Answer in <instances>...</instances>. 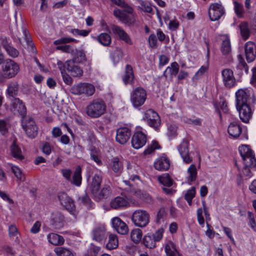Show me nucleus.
<instances>
[{
    "label": "nucleus",
    "instance_id": "72a5a7b5",
    "mask_svg": "<svg viewBox=\"0 0 256 256\" xmlns=\"http://www.w3.org/2000/svg\"><path fill=\"white\" fill-rule=\"evenodd\" d=\"M96 40L101 44L105 46H110L112 42L110 36L106 32L100 34L96 38Z\"/></svg>",
    "mask_w": 256,
    "mask_h": 256
},
{
    "label": "nucleus",
    "instance_id": "bf43d9fd",
    "mask_svg": "<svg viewBox=\"0 0 256 256\" xmlns=\"http://www.w3.org/2000/svg\"><path fill=\"white\" fill-rule=\"evenodd\" d=\"M208 66H202L200 67L199 70L195 74L192 80H197L207 70Z\"/></svg>",
    "mask_w": 256,
    "mask_h": 256
},
{
    "label": "nucleus",
    "instance_id": "338daca9",
    "mask_svg": "<svg viewBox=\"0 0 256 256\" xmlns=\"http://www.w3.org/2000/svg\"><path fill=\"white\" fill-rule=\"evenodd\" d=\"M61 172L62 174V176L68 180H71V174L72 171L70 169H62L61 170Z\"/></svg>",
    "mask_w": 256,
    "mask_h": 256
},
{
    "label": "nucleus",
    "instance_id": "680f3d73",
    "mask_svg": "<svg viewBox=\"0 0 256 256\" xmlns=\"http://www.w3.org/2000/svg\"><path fill=\"white\" fill-rule=\"evenodd\" d=\"M56 48L67 53H72L74 52L72 47L70 45L59 46Z\"/></svg>",
    "mask_w": 256,
    "mask_h": 256
},
{
    "label": "nucleus",
    "instance_id": "4d7b16f0",
    "mask_svg": "<svg viewBox=\"0 0 256 256\" xmlns=\"http://www.w3.org/2000/svg\"><path fill=\"white\" fill-rule=\"evenodd\" d=\"M12 170L18 179L20 180L21 181L24 180V176L22 174V170L18 167L16 166H13L12 167Z\"/></svg>",
    "mask_w": 256,
    "mask_h": 256
},
{
    "label": "nucleus",
    "instance_id": "9b49d317",
    "mask_svg": "<svg viewBox=\"0 0 256 256\" xmlns=\"http://www.w3.org/2000/svg\"><path fill=\"white\" fill-rule=\"evenodd\" d=\"M142 120L154 129H156L160 124V119L158 114L152 109L148 110L144 112Z\"/></svg>",
    "mask_w": 256,
    "mask_h": 256
},
{
    "label": "nucleus",
    "instance_id": "7ed1b4c3",
    "mask_svg": "<svg viewBox=\"0 0 256 256\" xmlns=\"http://www.w3.org/2000/svg\"><path fill=\"white\" fill-rule=\"evenodd\" d=\"M124 9L116 8L113 12L114 16L124 24L132 26L134 25L136 20L133 8L128 4L122 6Z\"/></svg>",
    "mask_w": 256,
    "mask_h": 256
},
{
    "label": "nucleus",
    "instance_id": "052dcab7",
    "mask_svg": "<svg viewBox=\"0 0 256 256\" xmlns=\"http://www.w3.org/2000/svg\"><path fill=\"white\" fill-rule=\"evenodd\" d=\"M8 123L4 120H0V132L2 134H4L8 131Z\"/></svg>",
    "mask_w": 256,
    "mask_h": 256
},
{
    "label": "nucleus",
    "instance_id": "774afa93",
    "mask_svg": "<svg viewBox=\"0 0 256 256\" xmlns=\"http://www.w3.org/2000/svg\"><path fill=\"white\" fill-rule=\"evenodd\" d=\"M179 26V22L176 20H170L168 24V28L170 30H176Z\"/></svg>",
    "mask_w": 256,
    "mask_h": 256
},
{
    "label": "nucleus",
    "instance_id": "13d9d810",
    "mask_svg": "<svg viewBox=\"0 0 256 256\" xmlns=\"http://www.w3.org/2000/svg\"><path fill=\"white\" fill-rule=\"evenodd\" d=\"M160 146L156 141L152 142V144L148 146L144 152V154H149L152 153L155 150L159 148Z\"/></svg>",
    "mask_w": 256,
    "mask_h": 256
},
{
    "label": "nucleus",
    "instance_id": "a878e982",
    "mask_svg": "<svg viewBox=\"0 0 256 256\" xmlns=\"http://www.w3.org/2000/svg\"><path fill=\"white\" fill-rule=\"evenodd\" d=\"M110 167L116 176H119L122 171V162L118 157L114 158L110 164Z\"/></svg>",
    "mask_w": 256,
    "mask_h": 256
},
{
    "label": "nucleus",
    "instance_id": "864d4df0",
    "mask_svg": "<svg viewBox=\"0 0 256 256\" xmlns=\"http://www.w3.org/2000/svg\"><path fill=\"white\" fill-rule=\"evenodd\" d=\"M84 94H86L88 96H92L95 92L94 86L90 84L84 83Z\"/></svg>",
    "mask_w": 256,
    "mask_h": 256
},
{
    "label": "nucleus",
    "instance_id": "473e14b6",
    "mask_svg": "<svg viewBox=\"0 0 256 256\" xmlns=\"http://www.w3.org/2000/svg\"><path fill=\"white\" fill-rule=\"evenodd\" d=\"M238 27L243 40H246L248 39L250 34V31L248 24L245 22H242L239 24Z\"/></svg>",
    "mask_w": 256,
    "mask_h": 256
},
{
    "label": "nucleus",
    "instance_id": "5701e85b",
    "mask_svg": "<svg viewBox=\"0 0 256 256\" xmlns=\"http://www.w3.org/2000/svg\"><path fill=\"white\" fill-rule=\"evenodd\" d=\"M66 70L72 76L80 77L82 76L83 70L82 68L75 63L74 60H68L66 62Z\"/></svg>",
    "mask_w": 256,
    "mask_h": 256
},
{
    "label": "nucleus",
    "instance_id": "412c9836",
    "mask_svg": "<svg viewBox=\"0 0 256 256\" xmlns=\"http://www.w3.org/2000/svg\"><path fill=\"white\" fill-rule=\"evenodd\" d=\"M131 136L130 130L127 128H120L116 131V140L120 144H126Z\"/></svg>",
    "mask_w": 256,
    "mask_h": 256
},
{
    "label": "nucleus",
    "instance_id": "e433bc0d",
    "mask_svg": "<svg viewBox=\"0 0 256 256\" xmlns=\"http://www.w3.org/2000/svg\"><path fill=\"white\" fill-rule=\"evenodd\" d=\"M81 168L78 166L76 168L72 176V179L70 180L72 184L76 185V186H80L81 184Z\"/></svg>",
    "mask_w": 256,
    "mask_h": 256
},
{
    "label": "nucleus",
    "instance_id": "6e6d98bb",
    "mask_svg": "<svg viewBox=\"0 0 256 256\" xmlns=\"http://www.w3.org/2000/svg\"><path fill=\"white\" fill-rule=\"evenodd\" d=\"M77 42L78 41L76 40H75L73 38L64 37V38H59V39L55 40L54 42V44L55 45H58V44H60L70 43L71 42Z\"/></svg>",
    "mask_w": 256,
    "mask_h": 256
},
{
    "label": "nucleus",
    "instance_id": "3c124183",
    "mask_svg": "<svg viewBox=\"0 0 256 256\" xmlns=\"http://www.w3.org/2000/svg\"><path fill=\"white\" fill-rule=\"evenodd\" d=\"M8 234L10 238L16 237L15 242L16 244H18L20 242V240L18 238L17 236L18 234V230L16 226L11 224L8 227Z\"/></svg>",
    "mask_w": 256,
    "mask_h": 256
},
{
    "label": "nucleus",
    "instance_id": "f257e3e1",
    "mask_svg": "<svg viewBox=\"0 0 256 256\" xmlns=\"http://www.w3.org/2000/svg\"><path fill=\"white\" fill-rule=\"evenodd\" d=\"M102 179L98 174H95L92 178L90 185L92 194L96 200L107 198L112 194L111 188L108 185H104L100 190Z\"/></svg>",
    "mask_w": 256,
    "mask_h": 256
},
{
    "label": "nucleus",
    "instance_id": "c85d7f7f",
    "mask_svg": "<svg viewBox=\"0 0 256 256\" xmlns=\"http://www.w3.org/2000/svg\"><path fill=\"white\" fill-rule=\"evenodd\" d=\"M228 132L230 136L236 138L240 136L242 132V128L239 124L232 122L230 124Z\"/></svg>",
    "mask_w": 256,
    "mask_h": 256
},
{
    "label": "nucleus",
    "instance_id": "58836bf2",
    "mask_svg": "<svg viewBox=\"0 0 256 256\" xmlns=\"http://www.w3.org/2000/svg\"><path fill=\"white\" fill-rule=\"evenodd\" d=\"M123 57V52L122 48H116L112 54L110 58L114 64H117L122 59Z\"/></svg>",
    "mask_w": 256,
    "mask_h": 256
},
{
    "label": "nucleus",
    "instance_id": "c756f323",
    "mask_svg": "<svg viewBox=\"0 0 256 256\" xmlns=\"http://www.w3.org/2000/svg\"><path fill=\"white\" fill-rule=\"evenodd\" d=\"M106 230L104 226H99L93 230V238L95 240L100 242L106 236Z\"/></svg>",
    "mask_w": 256,
    "mask_h": 256
},
{
    "label": "nucleus",
    "instance_id": "603ef678",
    "mask_svg": "<svg viewBox=\"0 0 256 256\" xmlns=\"http://www.w3.org/2000/svg\"><path fill=\"white\" fill-rule=\"evenodd\" d=\"M236 68L237 70H240V72H238L240 74H242L243 70L244 71L246 74H248V70L246 64L242 58L240 60L239 63L237 64Z\"/></svg>",
    "mask_w": 256,
    "mask_h": 256
},
{
    "label": "nucleus",
    "instance_id": "6e6552de",
    "mask_svg": "<svg viewBox=\"0 0 256 256\" xmlns=\"http://www.w3.org/2000/svg\"><path fill=\"white\" fill-rule=\"evenodd\" d=\"M146 92L142 87L133 88L130 94V100L133 106L135 108L143 105L146 98Z\"/></svg>",
    "mask_w": 256,
    "mask_h": 256
},
{
    "label": "nucleus",
    "instance_id": "ea45409f",
    "mask_svg": "<svg viewBox=\"0 0 256 256\" xmlns=\"http://www.w3.org/2000/svg\"><path fill=\"white\" fill-rule=\"evenodd\" d=\"M118 238L114 234H110L108 238V242L106 244V247L109 250H113L118 246Z\"/></svg>",
    "mask_w": 256,
    "mask_h": 256
},
{
    "label": "nucleus",
    "instance_id": "c9c22d12",
    "mask_svg": "<svg viewBox=\"0 0 256 256\" xmlns=\"http://www.w3.org/2000/svg\"><path fill=\"white\" fill-rule=\"evenodd\" d=\"M11 154L13 157L18 160H22L23 156L22 154L20 148L16 144L15 141H14L10 146Z\"/></svg>",
    "mask_w": 256,
    "mask_h": 256
},
{
    "label": "nucleus",
    "instance_id": "f704fd0d",
    "mask_svg": "<svg viewBox=\"0 0 256 256\" xmlns=\"http://www.w3.org/2000/svg\"><path fill=\"white\" fill-rule=\"evenodd\" d=\"M164 249L166 256H180L174 244L171 242L166 244Z\"/></svg>",
    "mask_w": 256,
    "mask_h": 256
},
{
    "label": "nucleus",
    "instance_id": "dca6fc26",
    "mask_svg": "<svg viewBox=\"0 0 256 256\" xmlns=\"http://www.w3.org/2000/svg\"><path fill=\"white\" fill-rule=\"evenodd\" d=\"M50 223L54 228L60 229L64 225V216L60 212H54L51 214Z\"/></svg>",
    "mask_w": 256,
    "mask_h": 256
},
{
    "label": "nucleus",
    "instance_id": "a211bd4d",
    "mask_svg": "<svg viewBox=\"0 0 256 256\" xmlns=\"http://www.w3.org/2000/svg\"><path fill=\"white\" fill-rule=\"evenodd\" d=\"M179 153L186 164H190L192 161V158L190 156L188 142L187 140H183L178 146Z\"/></svg>",
    "mask_w": 256,
    "mask_h": 256
},
{
    "label": "nucleus",
    "instance_id": "bb28decb",
    "mask_svg": "<svg viewBox=\"0 0 256 256\" xmlns=\"http://www.w3.org/2000/svg\"><path fill=\"white\" fill-rule=\"evenodd\" d=\"M47 239L50 244L55 246H62L65 241L62 236L54 232L48 234Z\"/></svg>",
    "mask_w": 256,
    "mask_h": 256
},
{
    "label": "nucleus",
    "instance_id": "4be33fe9",
    "mask_svg": "<svg viewBox=\"0 0 256 256\" xmlns=\"http://www.w3.org/2000/svg\"><path fill=\"white\" fill-rule=\"evenodd\" d=\"M245 56L248 62H253L256 57V46L254 42H248L245 44Z\"/></svg>",
    "mask_w": 256,
    "mask_h": 256
},
{
    "label": "nucleus",
    "instance_id": "f3484780",
    "mask_svg": "<svg viewBox=\"0 0 256 256\" xmlns=\"http://www.w3.org/2000/svg\"><path fill=\"white\" fill-rule=\"evenodd\" d=\"M146 142V135L142 132H134L132 138V146L135 149H138L142 147Z\"/></svg>",
    "mask_w": 256,
    "mask_h": 256
},
{
    "label": "nucleus",
    "instance_id": "9d476101",
    "mask_svg": "<svg viewBox=\"0 0 256 256\" xmlns=\"http://www.w3.org/2000/svg\"><path fill=\"white\" fill-rule=\"evenodd\" d=\"M132 220L136 226L144 228L150 222V214L145 210H138L133 212Z\"/></svg>",
    "mask_w": 256,
    "mask_h": 256
},
{
    "label": "nucleus",
    "instance_id": "de8ad7c7",
    "mask_svg": "<svg viewBox=\"0 0 256 256\" xmlns=\"http://www.w3.org/2000/svg\"><path fill=\"white\" fill-rule=\"evenodd\" d=\"M221 51L224 55L228 54L231 52V45L229 39L226 38L223 40L221 46Z\"/></svg>",
    "mask_w": 256,
    "mask_h": 256
},
{
    "label": "nucleus",
    "instance_id": "f8f14e48",
    "mask_svg": "<svg viewBox=\"0 0 256 256\" xmlns=\"http://www.w3.org/2000/svg\"><path fill=\"white\" fill-rule=\"evenodd\" d=\"M224 13V7L221 3H214L210 6L208 15L212 21L218 20Z\"/></svg>",
    "mask_w": 256,
    "mask_h": 256
},
{
    "label": "nucleus",
    "instance_id": "79ce46f5",
    "mask_svg": "<svg viewBox=\"0 0 256 256\" xmlns=\"http://www.w3.org/2000/svg\"><path fill=\"white\" fill-rule=\"evenodd\" d=\"M18 86L16 82H12L8 86L7 89V93L8 96L14 98L18 92Z\"/></svg>",
    "mask_w": 256,
    "mask_h": 256
},
{
    "label": "nucleus",
    "instance_id": "0eeeda50",
    "mask_svg": "<svg viewBox=\"0 0 256 256\" xmlns=\"http://www.w3.org/2000/svg\"><path fill=\"white\" fill-rule=\"evenodd\" d=\"M239 152L246 167H256V158L252 150L248 146L242 145L239 147Z\"/></svg>",
    "mask_w": 256,
    "mask_h": 256
},
{
    "label": "nucleus",
    "instance_id": "f03ea898",
    "mask_svg": "<svg viewBox=\"0 0 256 256\" xmlns=\"http://www.w3.org/2000/svg\"><path fill=\"white\" fill-rule=\"evenodd\" d=\"M20 70V66L14 60L8 58L2 64L0 69V84L14 77Z\"/></svg>",
    "mask_w": 256,
    "mask_h": 256
},
{
    "label": "nucleus",
    "instance_id": "423d86ee",
    "mask_svg": "<svg viewBox=\"0 0 256 256\" xmlns=\"http://www.w3.org/2000/svg\"><path fill=\"white\" fill-rule=\"evenodd\" d=\"M22 126L26 136L30 138H34L38 134V128L34 119L28 116L21 118Z\"/></svg>",
    "mask_w": 256,
    "mask_h": 256
},
{
    "label": "nucleus",
    "instance_id": "aec40b11",
    "mask_svg": "<svg viewBox=\"0 0 256 256\" xmlns=\"http://www.w3.org/2000/svg\"><path fill=\"white\" fill-rule=\"evenodd\" d=\"M12 108L14 113L17 112L21 116V118L27 116L25 104L18 98H15L12 101Z\"/></svg>",
    "mask_w": 256,
    "mask_h": 256
},
{
    "label": "nucleus",
    "instance_id": "39448f33",
    "mask_svg": "<svg viewBox=\"0 0 256 256\" xmlns=\"http://www.w3.org/2000/svg\"><path fill=\"white\" fill-rule=\"evenodd\" d=\"M104 102L100 100H94L86 107L87 114L91 118H98L102 115L106 111Z\"/></svg>",
    "mask_w": 256,
    "mask_h": 256
},
{
    "label": "nucleus",
    "instance_id": "2f4dec72",
    "mask_svg": "<svg viewBox=\"0 0 256 256\" xmlns=\"http://www.w3.org/2000/svg\"><path fill=\"white\" fill-rule=\"evenodd\" d=\"M126 200L121 196H117L110 202V206L112 208L118 209L126 206L128 205Z\"/></svg>",
    "mask_w": 256,
    "mask_h": 256
},
{
    "label": "nucleus",
    "instance_id": "4c0bfd02",
    "mask_svg": "<svg viewBox=\"0 0 256 256\" xmlns=\"http://www.w3.org/2000/svg\"><path fill=\"white\" fill-rule=\"evenodd\" d=\"M142 232L141 230L135 228L130 232V238L132 240L136 243H139L142 238Z\"/></svg>",
    "mask_w": 256,
    "mask_h": 256
},
{
    "label": "nucleus",
    "instance_id": "69168bd1",
    "mask_svg": "<svg viewBox=\"0 0 256 256\" xmlns=\"http://www.w3.org/2000/svg\"><path fill=\"white\" fill-rule=\"evenodd\" d=\"M157 38L154 34H151L148 38V42L150 46L152 48H156L157 47Z\"/></svg>",
    "mask_w": 256,
    "mask_h": 256
},
{
    "label": "nucleus",
    "instance_id": "a19ab883",
    "mask_svg": "<svg viewBox=\"0 0 256 256\" xmlns=\"http://www.w3.org/2000/svg\"><path fill=\"white\" fill-rule=\"evenodd\" d=\"M54 252L57 256H74L70 250L64 247H56L54 249Z\"/></svg>",
    "mask_w": 256,
    "mask_h": 256
},
{
    "label": "nucleus",
    "instance_id": "5fc2aeb1",
    "mask_svg": "<svg viewBox=\"0 0 256 256\" xmlns=\"http://www.w3.org/2000/svg\"><path fill=\"white\" fill-rule=\"evenodd\" d=\"M234 12L238 17L240 18L242 16L244 12V9L242 4L235 1L234 2Z\"/></svg>",
    "mask_w": 256,
    "mask_h": 256
},
{
    "label": "nucleus",
    "instance_id": "ddd939ff",
    "mask_svg": "<svg viewBox=\"0 0 256 256\" xmlns=\"http://www.w3.org/2000/svg\"><path fill=\"white\" fill-rule=\"evenodd\" d=\"M58 198L60 203L72 214L75 216V205L72 200L65 192H60Z\"/></svg>",
    "mask_w": 256,
    "mask_h": 256
},
{
    "label": "nucleus",
    "instance_id": "20e7f679",
    "mask_svg": "<svg viewBox=\"0 0 256 256\" xmlns=\"http://www.w3.org/2000/svg\"><path fill=\"white\" fill-rule=\"evenodd\" d=\"M236 107L240 105L252 104L256 103V99L252 91L248 88H242L236 92Z\"/></svg>",
    "mask_w": 256,
    "mask_h": 256
},
{
    "label": "nucleus",
    "instance_id": "393cba45",
    "mask_svg": "<svg viewBox=\"0 0 256 256\" xmlns=\"http://www.w3.org/2000/svg\"><path fill=\"white\" fill-rule=\"evenodd\" d=\"M179 71V66L178 64L174 62L170 64V66L167 67L164 72V76L170 80H172L174 76H176Z\"/></svg>",
    "mask_w": 256,
    "mask_h": 256
},
{
    "label": "nucleus",
    "instance_id": "09e8293b",
    "mask_svg": "<svg viewBox=\"0 0 256 256\" xmlns=\"http://www.w3.org/2000/svg\"><path fill=\"white\" fill-rule=\"evenodd\" d=\"M159 182L164 186L170 187L172 185V180L168 174H164L158 177Z\"/></svg>",
    "mask_w": 256,
    "mask_h": 256
},
{
    "label": "nucleus",
    "instance_id": "a18cd8bd",
    "mask_svg": "<svg viewBox=\"0 0 256 256\" xmlns=\"http://www.w3.org/2000/svg\"><path fill=\"white\" fill-rule=\"evenodd\" d=\"M188 180L191 182L196 180L197 177V170L195 164H192L188 169Z\"/></svg>",
    "mask_w": 256,
    "mask_h": 256
},
{
    "label": "nucleus",
    "instance_id": "c03bdc74",
    "mask_svg": "<svg viewBox=\"0 0 256 256\" xmlns=\"http://www.w3.org/2000/svg\"><path fill=\"white\" fill-rule=\"evenodd\" d=\"M78 200L88 208H93L94 204L86 194L80 196L78 198Z\"/></svg>",
    "mask_w": 256,
    "mask_h": 256
},
{
    "label": "nucleus",
    "instance_id": "b1692460",
    "mask_svg": "<svg viewBox=\"0 0 256 256\" xmlns=\"http://www.w3.org/2000/svg\"><path fill=\"white\" fill-rule=\"evenodd\" d=\"M112 225L116 230L120 234L124 235L128 234V228L126 224L120 218L115 217L112 220Z\"/></svg>",
    "mask_w": 256,
    "mask_h": 256
},
{
    "label": "nucleus",
    "instance_id": "7c9ffc66",
    "mask_svg": "<svg viewBox=\"0 0 256 256\" xmlns=\"http://www.w3.org/2000/svg\"><path fill=\"white\" fill-rule=\"evenodd\" d=\"M134 74L132 66L127 64L125 68V73L122 77L123 82L125 84H132L134 82Z\"/></svg>",
    "mask_w": 256,
    "mask_h": 256
},
{
    "label": "nucleus",
    "instance_id": "8fccbe9b",
    "mask_svg": "<svg viewBox=\"0 0 256 256\" xmlns=\"http://www.w3.org/2000/svg\"><path fill=\"white\" fill-rule=\"evenodd\" d=\"M84 84H78L73 86L70 88V92L72 94L75 95L84 94Z\"/></svg>",
    "mask_w": 256,
    "mask_h": 256
},
{
    "label": "nucleus",
    "instance_id": "1a4fd4ad",
    "mask_svg": "<svg viewBox=\"0 0 256 256\" xmlns=\"http://www.w3.org/2000/svg\"><path fill=\"white\" fill-rule=\"evenodd\" d=\"M164 230L162 228H158L154 233H148L144 236L142 242L144 245L149 248L156 247V243L160 241L163 236Z\"/></svg>",
    "mask_w": 256,
    "mask_h": 256
},
{
    "label": "nucleus",
    "instance_id": "0e129e2a",
    "mask_svg": "<svg viewBox=\"0 0 256 256\" xmlns=\"http://www.w3.org/2000/svg\"><path fill=\"white\" fill-rule=\"evenodd\" d=\"M90 158L97 164L100 165L102 164V161L99 156L98 152L96 150H92L90 152Z\"/></svg>",
    "mask_w": 256,
    "mask_h": 256
},
{
    "label": "nucleus",
    "instance_id": "4468645a",
    "mask_svg": "<svg viewBox=\"0 0 256 256\" xmlns=\"http://www.w3.org/2000/svg\"><path fill=\"white\" fill-rule=\"evenodd\" d=\"M110 28L112 32L117 35L120 40L124 41L128 44H132L133 43L131 38L121 27L117 25L112 24L110 26Z\"/></svg>",
    "mask_w": 256,
    "mask_h": 256
},
{
    "label": "nucleus",
    "instance_id": "49530a36",
    "mask_svg": "<svg viewBox=\"0 0 256 256\" xmlns=\"http://www.w3.org/2000/svg\"><path fill=\"white\" fill-rule=\"evenodd\" d=\"M72 60H74L76 62L81 63L86 60L85 52L83 50H77L75 53L74 58Z\"/></svg>",
    "mask_w": 256,
    "mask_h": 256
},
{
    "label": "nucleus",
    "instance_id": "2eb2a0df",
    "mask_svg": "<svg viewBox=\"0 0 256 256\" xmlns=\"http://www.w3.org/2000/svg\"><path fill=\"white\" fill-rule=\"evenodd\" d=\"M222 80L225 86L230 88L236 84V78L234 76L233 71L228 68H226L222 70Z\"/></svg>",
    "mask_w": 256,
    "mask_h": 256
},
{
    "label": "nucleus",
    "instance_id": "37998d69",
    "mask_svg": "<svg viewBox=\"0 0 256 256\" xmlns=\"http://www.w3.org/2000/svg\"><path fill=\"white\" fill-rule=\"evenodd\" d=\"M2 46L10 56L12 58H16L18 56V52L6 42H3Z\"/></svg>",
    "mask_w": 256,
    "mask_h": 256
},
{
    "label": "nucleus",
    "instance_id": "6ab92c4d",
    "mask_svg": "<svg viewBox=\"0 0 256 256\" xmlns=\"http://www.w3.org/2000/svg\"><path fill=\"white\" fill-rule=\"evenodd\" d=\"M236 108L239 112L240 120L245 123L248 122L252 115L250 104L240 105L238 108L236 107Z\"/></svg>",
    "mask_w": 256,
    "mask_h": 256
},
{
    "label": "nucleus",
    "instance_id": "e2e57ef3",
    "mask_svg": "<svg viewBox=\"0 0 256 256\" xmlns=\"http://www.w3.org/2000/svg\"><path fill=\"white\" fill-rule=\"evenodd\" d=\"M166 215V212L164 208H161L158 214L156 216V221L158 222H160L161 220H162Z\"/></svg>",
    "mask_w": 256,
    "mask_h": 256
},
{
    "label": "nucleus",
    "instance_id": "cd10ccee",
    "mask_svg": "<svg viewBox=\"0 0 256 256\" xmlns=\"http://www.w3.org/2000/svg\"><path fill=\"white\" fill-rule=\"evenodd\" d=\"M170 166V160L166 157L158 158L154 164L155 168L158 170H166L169 168Z\"/></svg>",
    "mask_w": 256,
    "mask_h": 256
}]
</instances>
